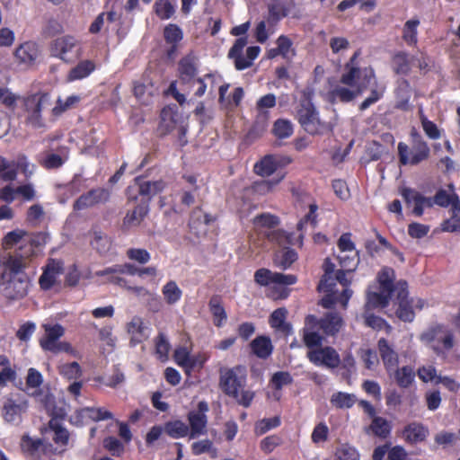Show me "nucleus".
Wrapping results in <instances>:
<instances>
[{"label": "nucleus", "instance_id": "5701e85b", "mask_svg": "<svg viewBox=\"0 0 460 460\" xmlns=\"http://www.w3.org/2000/svg\"><path fill=\"white\" fill-rule=\"evenodd\" d=\"M127 332L130 335L131 346H136L147 338L143 319L138 316H134L131 321L127 323Z\"/></svg>", "mask_w": 460, "mask_h": 460}, {"label": "nucleus", "instance_id": "4d7b16f0", "mask_svg": "<svg viewBox=\"0 0 460 460\" xmlns=\"http://www.w3.org/2000/svg\"><path fill=\"white\" fill-rule=\"evenodd\" d=\"M395 72L398 74H407L411 69V60L405 53H399L394 58Z\"/></svg>", "mask_w": 460, "mask_h": 460}, {"label": "nucleus", "instance_id": "e2e57ef3", "mask_svg": "<svg viewBox=\"0 0 460 460\" xmlns=\"http://www.w3.org/2000/svg\"><path fill=\"white\" fill-rule=\"evenodd\" d=\"M284 178V174L280 175L278 179L262 180L255 182L254 188L260 194H266L270 192Z\"/></svg>", "mask_w": 460, "mask_h": 460}, {"label": "nucleus", "instance_id": "f257e3e1", "mask_svg": "<svg viewBox=\"0 0 460 460\" xmlns=\"http://www.w3.org/2000/svg\"><path fill=\"white\" fill-rule=\"evenodd\" d=\"M368 88L371 89L370 95L360 103L358 107L360 111H366L378 102L384 95L385 87L378 85L372 67L349 65L345 66L340 84L334 85L329 94L332 101L349 102Z\"/></svg>", "mask_w": 460, "mask_h": 460}, {"label": "nucleus", "instance_id": "3c124183", "mask_svg": "<svg viewBox=\"0 0 460 460\" xmlns=\"http://www.w3.org/2000/svg\"><path fill=\"white\" fill-rule=\"evenodd\" d=\"M371 429L376 436L385 438L390 433V424L382 417H374Z\"/></svg>", "mask_w": 460, "mask_h": 460}, {"label": "nucleus", "instance_id": "69168bd1", "mask_svg": "<svg viewBox=\"0 0 460 460\" xmlns=\"http://www.w3.org/2000/svg\"><path fill=\"white\" fill-rule=\"evenodd\" d=\"M164 35L165 40L171 44H175L182 39V31L175 24H169L166 26L164 31Z\"/></svg>", "mask_w": 460, "mask_h": 460}, {"label": "nucleus", "instance_id": "ddd939ff", "mask_svg": "<svg viewBox=\"0 0 460 460\" xmlns=\"http://www.w3.org/2000/svg\"><path fill=\"white\" fill-rule=\"evenodd\" d=\"M51 54L66 62L79 56L78 41L72 36H64L53 40Z\"/></svg>", "mask_w": 460, "mask_h": 460}, {"label": "nucleus", "instance_id": "412c9836", "mask_svg": "<svg viewBox=\"0 0 460 460\" xmlns=\"http://www.w3.org/2000/svg\"><path fill=\"white\" fill-rule=\"evenodd\" d=\"M80 100L81 98L78 95H71L65 100L61 97H58L56 101L55 106H53L50 110L49 115L48 117L49 121H56L62 114L75 107Z\"/></svg>", "mask_w": 460, "mask_h": 460}, {"label": "nucleus", "instance_id": "f704fd0d", "mask_svg": "<svg viewBox=\"0 0 460 460\" xmlns=\"http://www.w3.org/2000/svg\"><path fill=\"white\" fill-rule=\"evenodd\" d=\"M43 383V376L37 369L31 367L26 376V393L31 395H38L40 385Z\"/></svg>", "mask_w": 460, "mask_h": 460}, {"label": "nucleus", "instance_id": "c03bdc74", "mask_svg": "<svg viewBox=\"0 0 460 460\" xmlns=\"http://www.w3.org/2000/svg\"><path fill=\"white\" fill-rule=\"evenodd\" d=\"M165 187L164 181L159 180L155 181H143L139 183V193L147 196L149 199L161 192Z\"/></svg>", "mask_w": 460, "mask_h": 460}, {"label": "nucleus", "instance_id": "4be33fe9", "mask_svg": "<svg viewBox=\"0 0 460 460\" xmlns=\"http://www.w3.org/2000/svg\"><path fill=\"white\" fill-rule=\"evenodd\" d=\"M214 220L215 218L213 217L197 208L193 210L191 214L189 226L196 234H205L207 226Z\"/></svg>", "mask_w": 460, "mask_h": 460}, {"label": "nucleus", "instance_id": "f8f14e48", "mask_svg": "<svg viewBox=\"0 0 460 460\" xmlns=\"http://www.w3.org/2000/svg\"><path fill=\"white\" fill-rule=\"evenodd\" d=\"M208 404L205 401L198 403L196 411H190L188 413L189 437L196 438L207 433Z\"/></svg>", "mask_w": 460, "mask_h": 460}, {"label": "nucleus", "instance_id": "bf43d9fd", "mask_svg": "<svg viewBox=\"0 0 460 460\" xmlns=\"http://www.w3.org/2000/svg\"><path fill=\"white\" fill-rule=\"evenodd\" d=\"M88 414V417L94 421H101L106 420H112L113 414L104 408H85L84 409Z\"/></svg>", "mask_w": 460, "mask_h": 460}, {"label": "nucleus", "instance_id": "2f4dec72", "mask_svg": "<svg viewBox=\"0 0 460 460\" xmlns=\"http://www.w3.org/2000/svg\"><path fill=\"white\" fill-rule=\"evenodd\" d=\"M95 68L93 62L84 60L72 68L67 75V81L73 82L87 77Z\"/></svg>", "mask_w": 460, "mask_h": 460}, {"label": "nucleus", "instance_id": "423d86ee", "mask_svg": "<svg viewBox=\"0 0 460 460\" xmlns=\"http://www.w3.org/2000/svg\"><path fill=\"white\" fill-rule=\"evenodd\" d=\"M430 149L426 141L418 134H412V144L410 148L405 143L398 144V155L402 164L416 165L429 156Z\"/></svg>", "mask_w": 460, "mask_h": 460}, {"label": "nucleus", "instance_id": "09e8293b", "mask_svg": "<svg viewBox=\"0 0 460 460\" xmlns=\"http://www.w3.org/2000/svg\"><path fill=\"white\" fill-rule=\"evenodd\" d=\"M358 355L367 369H373L378 364V358L376 351L367 348H361Z\"/></svg>", "mask_w": 460, "mask_h": 460}, {"label": "nucleus", "instance_id": "603ef678", "mask_svg": "<svg viewBox=\"0 0 460 460\" xmlns=\"http://www.w3.org/2000/svg\"><path fill=\"white\" fill-rule=\"evenodd\" d=\"M155 13L163 20L171 18L174 13V6L167 0H158L155 4Z\"/></svg>", "mask_w": 460, "mask_h": 460}, {"label": "nucleus", "instance_id": "58836bf2", "mask_svg": "<svg viewBox=\"0 0 460 460\" xmlns=\"http://www.w3.org/2000/svg\"><path fill=\"white\" fill-rule=\"evenodd\" d=\"M293 132V124L288 119H279L273 124L272 133L278 139L288 138Z\"/></svg>", "mask_w": 460, "mask_h": 460}, {"label": "nucleus", "instance_id": "9d476101", "mask_svg": "<svg viewBox=\"0 0 460 460\" xmlns=\"http://www.w3.org/2000/svg\"><path fill=\"white\" fill-rule=\"evenodd\" d=\"M398 308L396 310L397 317L403 322H412L415 314L413 307L421 310L425 306V302L418 298L416 301L407 299V283L406 281L400 280L396 284Z\"/></svg>", "mask_w": 460, "mask_h": 460}, {"label": "nucleus", "instance_id": "b1692460", "mask_svg": "<svg viewBox=\"0 0 460 460\" xmlns=\"http://www.w3.org/2000/svg\"><path fill=\"white\" fill-rule=\"evenodd\" d=\"M197 65L194 58L188 56L179 62L180 79L184 84L195 83Z\"/></svg>", "mask_w": 460, "mask_h": 460}, {"label": "nucleus", "instance_id": "20e7f679", "mask_svg": "<svg viewBox=\"0 0 460 460\" xmlns=\"http://www.w3.org/2000/svg\"><path fill=\"white\" fill-rule=\"evenodd\" d=\"M420 341L437 356L443 358L456 344L454 330L447 325L440 323L433 324L422 332L420 335Z\"/></svg>", "mask_w": 460, "mask_h": 460}, {"label": "nucleus", "instance_id": "dca6fc26", "mask_svg": "<svg viewBox=\"0 0 460 460\" xmlns=\"http://www.w3.org/2000/svg\"><path fill=\"white\" fill-rule=\"evenodd\" d=\"M110 199V191L104 188H97L81 195L74 203L75 210H84L95 205L105 203Z\"/></svg>", "mask_w": 460, "mask_h": 460}, {"label": "nucleus", "instance_id": "a19ab883", "mask_svg": "<svg viewBox=\"0 0 460 460\" xmlns=\"http://www.w3.org/2000/svg\"><path fill=\"white\" fill-rule=\"evenodd\" d=\"M49 429L54 432L53 440L56 444L66 446L69 439L68 431L61 426L58 419H51L49 422Z\"/></svg>", "mask_w": 460, "mask_h": 460}, {"label": "nucleus", "instance_id": "2eb2a0df", "mask_svg": "<svg viewBox=\"0 0 460 460\" xmlns=\"http://www.w3.org/2000/svg\"><path fill=\"white\" fill-rule=\"evenodd\" d=\"M297 278L292 274L273 272L268 269L261 268L255 271L254 281L262 287L276 284L279 286H289L296 282Z\"/></svg>", "mask_w": 460, "mask_h": 460}, {"label": "nucleus", "instance_id": "8fccbe9b", "mask_svg": "<svg viewBox=\"0 0 460 460\" xmlns=\"http://www.w3.org/2000/svg\"><path fill=\"white\" fill-rule=\"evenodd\" d=\"M419 23V20H409L404 25L403 39L410 45L417 42V27Z\"/></svg>", "mask_w": 460, "mask_h": 460}, {"label": "nucleus", "instance_id": "de8ad7c7", "mask_svg": "<svg viewBox=\"0 0 460 460\" xmlns=\"http://www.w3.org/2000/svg\"><path fill=\"white\" fill-rule=\"evenodd\" d=\"M340 265L346 271H353L358 264L357 252L339 253L337 256Z\"/></svg>", "mask_w": 460, "mask_h": 460}, {"label": "nucleus", "instance_id": "f3484780", "mask_svg": "<svg viewBox=\"0 0 460 460\" xmlns=\"http://www.w3.org/2000/svg\"><path fill=\"white\" fill-rule=\"evenodd\" d=\"M159 128L164 134H167L176 128L182 136L186 133V128L181 124V116L176 109L172 107H165L162 110Z\"/></svg>", "mask_w": 460, "mask_h": 460}, {"label": "nucleus", "instance_id": "7ed1b4c3", "mask_svg": "<svg viewBox=\"0 0 460 460\" xmlns=\"http://www.w3.org/2000/svg\"><path fill=\"white\" fill-rule=\"evenodd\" d=\"M246 370L244 367H223L219 370V386L228 396L233 397L243 407H249L254 398V393L245 390Z\"/></svg>", "mask_w": 460, "mask_h": 460}, {"label": "nucleus", "instance_id": "4c0bfd02", "mask_svg": "<svg viewBox=\"0 0 460 460\" xmlns=\"http://www.w3.org/2000/svg\"><path fill=\"white\" fill-rule=\"evenodd\" d=\"M164 432L172 438L189 436V426L181 420L169 421L164 426Z\"/></svg>", "mask_w": 460, "mask_h": 460}, {"label": "nucleus", "instance_id": "e433bc0d", "mask_svg": "<svg viewBox=\"0 0 460 460\" xmlns=\"http://www.w3.org/2000/svg\"><path fill=\"white\" fill-rule=\"evenodd\" d=\"M395 279V273L392 268L384 267L377 275V280L380 286V289L393 292L396 290L394 281Z\"/></svg>", "mask_w": 460, "mask_h": 460}, {"label": "nucleus", "instance_id": "39448f33", "mask_svg": "<svg viewBox=\"0 0 460 460\" xmlns=\"http://www.w3.org/2000/svg\"><path fill=\"white\" fill-rule=\"evenodd\" d=\"M26 122L33 128H46V121L42 113L51 110L52 100L49 93H35L24 100Z\"/></svg>", "mask_w": 460, "mask_h": 460}, {"label": "nucleus", "instance_id": "6e6d98bb", "mask_svg": "<svg viewBox=\"0 0 460 460\" xmlns=\"http://www.w3.org/2000/svg\"><path fill=\"white\" fill-rule=\"evenodd\" d=\"M127 257L129 260L135 261L140 264H146L151 259L150 253L146 249H141V248L128 249L127 251Z\"/></svg>", "mask_w": 460, "mask_h": 460}, {"label": "nucleus", "instance_id": "473e14b6", "mask_svg": "<svg viewBox=\"0 0 460 460\" xmlns=\"http://www.w3.org/2000/svg\"><path fill=\"white\" fill-rule=\"evenodd\" d=\"M391 292L380 289L379 292H368L366 307L374 309L377 307H385L389 304Z\"/></svg>", "mask_w": 460, "mask_h": 460}, {"label": "nucleus", "instance_id": "393cba45", "mask_svg": "<svg viewBox=\"0 0 460 460\" xmlns=\"http://www.w3.org/2000/svg\"><path fill=\"white\" fill-rule=\"evenodd\" d=\"M148 213L147 202L138 204L133 210L128 211L124 219L123 226L127 229L138 226Z\"/></svg>", "mask_w": 460, "mask_h": 460}, {"label": "nucleus", "instance_id": "9b49d317", "mask_svg": "<svg viewBox=\"0 0 460 460\" xmlns=\"http://www.w3.org/2000/svg\"><path fill=\"white\" fill-rule=\"evenodd\" d=\"M246 37L238 38L228 52V58L234 59L237 70H243L252 66L253 60L259 56L261 48L258 46L249 47L246 55L243 54V48L247 45Z\"/></svg>", "mask_w": 460, "mask_h": 460}, {"label": "nucleus", "instance_id": "0e129e2a", "mask_svg": "<svg viewBox=\"0 0 460 460\" xmlns=\"http://www.w3.org/2000/svg\"><path fill=\"white\" fill-rule=\"evenodd\" d=\"M59 372L67 379H75L80 376L81 367L77 362L66 363L59 367Z\"/></svg>", "mask_w": 460, "mask_h": 460}, {"label": "nucleus", "instance_id": "c9c22d12", "mask_svg": "<svg viewBox=\"0 0 460 460\" xmlns=\"http://www.w3.org/2000/svg\"><path fill=\"white\" fill-rule=\"evenodd\" d=\"M297 260L296 252L292 249H282L275 254L274 264L275 266L287 270L293 262Z\"/></svg>", "mask_w": 460, "mask_h": 460}, {"label": "nucleus", "instance_id": "37998d69", "mask_svg": "<svg viewBox=\"0 0 460 460\" xmlns=\"http://www.w3.org/2000/svg\"><path fill=\"white\" fill-rule=\"evenodd\" d=\"M209 309L214 316V323L217 326H221L223 322L226 320V313L225 308L220 303L217 296H213L209 301Z\"/></svg>", "mask_w": 460, "mask_h": 460}, {"label": "nucleus", "instance_id": "4468645a", "mask_svg": "<svg viewBox=\"0 0 460 460\" xmlns=\"http://www.w3.org/2000/svg\"><path fill=\"white\" fill-rule=\"evenodd\" d=\"M308 359L318 367L336 368L341 364L340 355L332 347H320L307 352Z\"/></svg>", "mask_w": 460, "mask_h": 460}, {"label": "nucleus", "instance_id": "864d4df0", "mask_svg": "<svg viewBox=\"0 0 460 460\" xmlns=\"http://www.w3.org/2000/svg\"><path fill=\"white\" fill-rule=\"evenodd\" d=\"M169 350L170 343L166 336L163 333H159L155 339V351L159 358L163 361L166 360L168 358Z\"/></svg>", "mask_w": 460, "mask_h": 460}, {"label": "nucleus", "instance_id": "6ab92c4d", "mask_svg": "<svg viewBox=\"0 0 460 460\" xmlns=\"http://www.w3.org/2000/svg\"><path fill=\"white\" fill-rule=\"evenodd\" d=\"M40 49L39 45L32 40L20 44L14 50V58L19 63L32 65L40 57Z\"/></svg>", "mask_w": 460, "mask_h": 460}, {"label": "nucleus", "instance_id": "a211bd4d", "mask_svg": "<svg viewBox=\"0 0 460 460\" xmlns=\"http://www.w3.org/2000/svg\"><path fill=\"white\" fill-rule=\"evenodd\" d=\"M64 265L61 261L49 259L39 279V284L43 290L50 289L57 282L58 278L63 273Z\"/></svg>", "mask_w": 460, "mask_h": 460}, {"label": "nucleus", "instance_id": "7c9ffc66", "mask_svg": "<svg viewBox=\"0 0 460 460\" xmlns=\"http://www.w3.org/2000/svg\"><path fill=\"white\" fill-rule=\"evenodd\" d=\"M392 375H394L397 385L402 388L409 387L415 377V373L410 366H404L401 368L396 367L394 370H392Z\"/></svg>", "mask_w": 460, "mask_h": 460}, {"label": "nucleus", "instance_id": "a18cd8bd", "mask_svg": "<svg viewBox=\"0 0 460 460\" xmlns=\"http://www.w3.org/2000/svg\"><path fill=\"white\" fill-rule=\"evenodd\" d=\"M356 402L355 396L350 394L338 392L332 394L331 402L337 408H350Z\"/></svg>", "mask_w": 460, "mask_h": 460}, {"label": "nucleus", "instance_id": "c756f323", "mask_svg": "<svg viewBox=\"0 0 460 460\" xmlns=\"http://www.w3.org/2000/svg\"><path fill=\"white\" fill-rule=\"evenodd\" d=\"M288 311L284 307L276 309L270 317V324L272 328L277 329L286 334L291 331V327L286 323Z\"/></svg>", "mask_w": 460, "mask_h": 460}, {"label": "nucleus", "instance_id": "bb28decb", "mask_svg": "<svg viewBox=\"0 0 460 460\" xmlns=\"http://www.w3.org/2000/svg\"><path fill=\"white\" fill-rule=\"evenodd\" d=\"M428 433V429L422 424L413 422L404 428L402 435L406 441L416 444L425 440Z\"/></svg>", "mask_w": 460, "mask_h": 460}, {"label": "nucleus", "instance_id": "0eeeda50", "mask_svg": "<svg viewBox=\"0 0 460 460\" xmlns=\"http://www.w3.org/2000/svg\"><path fill=\"white\" fill-rule=\"evenodd\" d=\"M44 335L40 339L39 342L42 349L52 353L71 352L72 347L69 343L58 341L65 333L62 325L56 323H43Z\"/></svg>", "mask_w": 460, "mask_h": 460}, {"label": "nucleus", "instance_id": "052dcab7", "mask_svg": "<svg viewBox=\"0 0 460 460\" xmlns=\"http://www.w3.org/2000/svg\"><path fill=\"white\" fill-rule=\"evenodd\" d=\"M280 424L279 417H273L270 419H263L256 423L255 432L257 435H263L270 429L278 427Z\"/></svg>", "mask_w": 460, "mask_h": 460}, {"label": "nucleus", "instance_id": "c85d7f7f", "mask_svg": "<svg viewBox=\"0 0 460 460\" xmlns=\"http://www.w3.org/2000/svg\"><path fill=\"white\" fill-rule=\"evenodd\" d=\"M22 408L13 401L8 400L3 406V417L10 424L17 425L22 420Z\"/></svg>", "mask_w": 460, "mask_h": 460}, {"label": "nucleus", "instance_id": "cd10ccee", "mask_svg": "<svg viewBox=\"0 0 460 460\" xmlns=\"http://www.w3.org/2000/svg\"><path fill=\"white\" fill-rule=\"evenodd\" d=\"M279 165V159L274 155H268L255 164L254 172L261 177H269L276 172Z\"/></svg>", "mask_w": 460, "mask_h": 460}, {"label": "nucleus", "instance_id": "6e6552de", "mask_svg": "<svg viewBox=\"0 0 460 460\" xmlns=\"http://www.w3.org/2000/svg\"><path fill=\"white\" fill-rule=\"evenodd\" d=\"M296 117L302 128L311 135L323 134L328 129L327 125L320 120L313 103L307 100L300 102Z\"/></svg>", "mask_w": 460, "mask_h": 460}, {"label": "nucleus", "instance_id": "49530a36", "mask_svg": "<svg viewBox=\"0 0 460 460\" xmlns=\"http://www.w3.org/2000/svg\"><path fill=\"white\" fill-rule=\"evenodd\" d=\"M315 330L306 325V329L304 331V342L308 348L318 347L323 343V337Z\"/></svg>", "mask_w": 460, "mask_h": 460}, {"label": "nucleus", "instance_id": "774afa93", "mask_svg": "<svg viewBox=\"0 0 460 460\" xmlns=\"http://www.w3.org/2000/svg\"><path fill=\"white\" fill-rule=\"evenodd\" d=\"M335 460H358V454L354 447L342 445L336 452Z\"/></svg>", "mask_w": 460, "mask_h": 460}, {"label": "nucleus", "instance_id": "5fc2aeb1", "mask_svg": "<svg viewBox=\"0 0 460 460\" xmlns=\"http://www.w3.org/2000/svg\"><path fill=\"white\" fill-rule=\"evenodd\" d=\"M113 327L111 325H105L99 329V339L110 348V351H112L116 346L117 339L112 333Z\"/></svg>", "mask_w": 460, "mask_h": 460}, {"label": "nucleus", "instance_id": "a878e982", "mask_svg": "<svg viewBox=\"0 0 460 460\" xmlns=\"http://www.w3.org/2000/svg\"><path fill=\"white\" fill-rule=\"evenodd\" d=\"M250 346L254 355L262 359L268 358L273 351L271 340L263 335L256 337Z\"/></svg>", "mask_w": 460, "mask_h": 460}, {"label": "nucleus", "instance_id": "79ce46f5", "mask_svg": "<svg viewBox=\"0 0 460 460\" xmlns=\"http://www.w3.org/2000/svg\"><path fill=\"white\" fill-rule=\"evenodd\" d=\"M288 10L285 6V4L277 1L275 3L269 4V18L268 22L272 25H276V23L283 17L288 15Z\"/></svg>", "mask_w": 460, "mask_h": 460}, {"label": "nucleus", "instance_id": "680f3d73", "mask_svg": "<svg viewBox=\"0 0 460 460\" xmlns=\"http://www.w3.org/2000/svg\"><path fill=\"white\" fill-rule=\"evenodd\" d=\"M417 375L422 382H434L435 384L439 376L437 375V369L432 365L420 367L417 371Z\"/></svg>", "mask_w": 460, "mask_h": 460}, {"label": "nucleus", "instance_id": "338daca9", "mask_svg": "<svg viewBox=\"0 0 460 460\" xmlns=\"http://www.w3.org/2000/svg\"><path fill=\"white\" fill-rule=\"evenodd\" d=\"M253 223L257 226L274 227L279 225V218L270 214H261L254 217Z\"/></svg>", "mask_w": 460, "mask_h": 460}, {"label": "nucleus", "instance_id": "1a4fd4ad", "mask_svg": "<svg viewBox=\"0 0 460 460\" xmlns=\"http://www.w3.org/2000/svg\"><path fill=\"white\" fill-rule=\"evenodd\" d=\"M344 320L337 312H327L320 319L314 315H308L305 318V325L312 329H317L326 336H336L344 327Z\"/></svg>", "mask_w": 460, "mask_h": 460}, {"label": "nucleus", "instance_id": "ea45409f", "mask_svg": "<svg viewBox=\"0 0 460 460\" xmlns=\"http://www.w3.org/2000/svg\"><path fill=\"white\" fill-rule=\"evenodd\" d=\"M164 300L168 305H174L180 301L182 291L175 281H168L162 288Z\"/></svg>", "mask_w": 460, "mask_h": 460}, {"label": "nucleus", "instance_id": "13d9d810", "mask_svg": "<svg viewBox=\"0 0 460 460\" xmlns=\"http://www.w3.org/2000/svg\"><path fill=\"white\" fill-rule=\"evenodd\" d=\"M125 379L124 373L118 366H115L112 374L105 379L103 378V384L109 387L116 388L119 385L123 384Z\"/></svg>", "mask_w": 460, "mask_h": 460}, {"label": "nucleus", "instance_id": "f03ea898", "mask_svg": "<svg viewBox=\"0 0 460 460\" xmlns=\"http://www.w3.org/2000/svg\"><path fill=\"white\" fill-rule=\"evenodd\" d=\"M26 258L21 253L0 258V293L8 300L25 297L31 288V279L24 272Z\"/></svg>", "mask_w": 460, "mask_h": 460}, {"label": "nucleus", "instance_id": "72a5a7b5", "mask_svg": "<svg viewBox=\"0 0 460 460\" xmlns=\"http://www.w3.org/2000/svg\"><path fill=\"white\" fill-rule=\"evenodd\" d=\"M90 243L99 253L104 254L111 248V241L107 234L99 230L91 233Z\"/></svg>", "mask_w": 460, "mask_h": 460}, {"label": "nucleus", "instance_id": "aec40b11", "mask_svg": "<svg viewBox=\"0 0 460 460\" xmlns=\"http://www.w3.org/2000/svg\"><path fill=\"white\" fill-rule=\"evenodd\" d=\"M378 350L387 373L392 376V370L398 367L399 357L387 340L382 338L378 341Z\"/></svg>", "mask_w": 460, "mask_h": 460}]
</instances>
